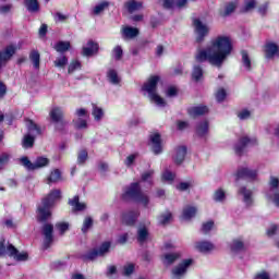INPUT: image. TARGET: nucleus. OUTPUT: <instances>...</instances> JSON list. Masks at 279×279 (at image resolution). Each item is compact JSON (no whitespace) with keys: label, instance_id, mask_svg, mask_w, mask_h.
I'll list each match as a JSON object with an SVG mask.
<instances>
[{"label":"nucleus","instance_id":"obj_42","mask_svg":"<svg viewBox=\"0 0 279 279\" xmlns=\"http://www.w3.org/2000/svg\"><path fill=\"white\" fill-rule=\"evenodd\" d=\"M54 66L58 69H64L69 64V59L64 56H61L54 60Z\"/></svg>","mask_w":279,"mask_h":279},{"label":"nucleus","instance_id":"obj_33","mask_svg":"<svg viewBox=\"0 0 279 279\" xmlns=\"http://www.w3.org/2000/svg\"><path fill=\"white\" fill-rule=\"evenodd\" d=\"M180 258V253H168L163 255V265H173Z\"/></svg>","mask_w":279,"mask_h":279},{"label":"nucleus","instance_id":"obj_45","mask_svg":"<svg viewBox=\"0 0 279 279\" xmlns=\"http://www.w3.org/2000/svg\"><path fill=\"white\" fill-rule=\"evenodd\" d=\"M214 202H226V192L222 189L216 190L214 193Z\"/></svg>","mask_w":279,"mask_h":279},{"label":"nucleus","instance_id":"obj_26","mask_svg":"<svg viewBox=\"0 0 279 279\" xmlns=\"http://www.w3.org/2000/svg\"><path fill=\"white\" fill-rule=\"evenodd\" d=\"M24 5L32 14L40 12V4L38 3V0H24Z\"/></svg>","mask_w":279,"mask_h":279},{"label":"nucleus","instance_id":"obj_63","mask_svg":"<svg viewBox=\"0 0 279 279\" xmlns=\"http://www.w3.org/2000/svg\"><path fill=\"white\" fill-rule=\"evenodd\" d=\"M217 101H223L226 99V89H219L216 94Z\"/></svg>","mask_w":279,"mask_h":279},{"label":"nucleus","instance_id":"obj_48","mask_svg":"<svg viewBox=\"0 0 279 279\" xmlns=\"http://www.w3.org/2000/svg\"><path fill=\"white\" fill-rule=\"evenodd\" d=\"M112 57L114 60H121V58H123V48H121V46H116L112 50Z\"/></svg>","mask_w":279,"mask_h":279},{"label":"nucleus","instance_id":"obj_28","mask_svg":"<svg viewBox=\"0 0 279 279\" xmlns=\"http://www.w3.org/2000/svg\"><path fill=\"white\" fill-rule=\"evenodd\" d=\"M124 7L126 8L128 12L132 14V12L141 10V8H143V3L136 0H129L124 3Z\"/></svg>","mask_w":279,"mask_h":279},{"label":"nucleus","instance_id":"obj_62","mask_svg":"<svg viewBox=\"0 0 279 279\" xmlns=\"http://www.w3.org/2000/svg\"><path fill=\"white\" fill-rule=\"evenodd\" d=\"M269 199L274 202L276 206L279 208V192H275L274 194H268Z\"/></svg>","mask_w":279,"mask_h":279},{"label":"nucleus","instance_id":"obj_44","mask_svg":"<svg viewBox=\"0 0 279 279\" xmlns=\"http://www.w3.org/2000/svg\"><path fill=\"white\" fill-rule=\"evenodd\" d=\"M110 242H104L99 248H97L99 256H106L110 252Z\"/></svg>","mask_w":279,"mask_h":279},{"label":"nucleus","instance_id":"obj_55","mask_svg":"<svg viewBox=\"0 0 279 279\" xmlns=\"http://www.w3.org/2000/svg\"><path fill=\"white\" fill-rule=\"evenodd\" d=\"M21 162L28 171H34V163L27 157H23Z\"/></svg>","mask_w":279,"mask_h":279},{"label":"nucleus","instance_id":"obj_19","mask_svg":"<svg viewBox=\"0 0 279 279\" xmlns=\"http://www.w3.org/2000/svg\"><path fill=\"white\" fill-rule=\"evenodd\" d=\"M279 47L277 44L275 43H267L265 46V58L267 60H274V58L276 57V54L278 53Z\"/></svg>","mask_w":279,"mask_h":279},{"label":"nucleus","instance_id":"obj_24","mask_svg":"<svg viewBox=\"0 0 279 279\" xmlns=\"http://www.w3.org/2000/svg\"><path fill=\"white\" fill-rule=\"evenodd\" d=\"M195 215H197V207L186 206L183 208L182 219L185 221H191Z\"/></svg>","mask_w":279,"mask_h":279},{"label":"nucleus","instance_id":"obj_17","mask_svg":"<svg viewBox=\"0 0 279 279\" xmlns=\"http://www.w3.org/2000/svg\"><path fill=\"white\" fill-rule=\"evenodd\" d=\"M68 204L72 207L73 213H82V210H86V203H81L78 195L70 198Z\"/></svg>","mask_w":279,"mask_h":279},{"label":"nucleus","instance_id":"obj_12","mask_svg":"<svg viewBox=\"0 0 279 279\" xmlns=\"http://www.w3.org/2000/svg\"><path fill=\"white\" fill-rule=\"evenodd\" d=\"M14 53H16V48L13 45L7 46L4 50L0 51V69L12 60Z\"/></svg>","mask_w":279,"mask_h":279},{"label":"nucleus","instance_id":"obj_8","mask_svg":"<svg viewBox=\"0 0 279 279\" xmlns=\"http://www.w3.org/2000/svg\"><path fill=\"white\" fill-rule=\"evenodd\" d=\"M41 234L44 236V250H49L53 244V225L46 222L41 227Z\"/></svg>","mask_w":279,"mask_h":279},{"label":"nucleus","instance_id":"obj_20","mask_svg":"<svg viewBox=\"0 0 279 279\" xmlns=\"http://www.w3.org/2000/svg\"><path fill=\"white\" fill-rule=\"evenodd\" d=\"M99 51V44L89 40L86 46L83 47V56L90 57L95 56Z\"/></svg>","mask_w":279,"mask_h":279},{"label":"nucleus","instance_id":"obj_35","mask_svg":"<svg viewBox=\"0 0 279 279\" xmlns=\"http://www.w3.org/2000/svg\"><path fill=\"white\" fill-rule=\"evenodd\" d=\"M92 108H93L92 114L95 121H100L101 119H104V109H101V107H98L97 105L92 104Z\"/></svg>","mask_w":279,"mask_h":279},{"label":"nucleus","instance_id":"obj_27","mask_svg":"<svg viewBox=\"0 0 279 279\" xmlns=\"http://www.w3.org/2000/svg\"><path fill=\"white\" fill-rule=\"evenodd\" d=\"M196 134L201 138L208 136V121H203L196 125Z\"/></svg>","mask_w":279,"mask_h":279},{"label":"nucleus","instance_id":"obj_34","mask_svg":"<svg viewBox=\"0 0 279 279\" xmlns=\"http://www.w3.org/2000/svg\"><path fill=\"white\" fill-rule=\"evenodd\" d=\"M171 219H173L171 211H166L158 217V223L160 226H167V223L171 222Z\"/></svg>","mask_w":279,"mask_h":279},{"label":"nucleus","instance_id":"obj_23","mask_svg":"<svg viewBox=\"0 0 279 279\" xmlns=\"http://www.w3.org/2000/svg\"><path fill=\"white\" fill-rule=\"evenodd\" d=\"M230 250L233 254H239V252H245V243L241 239H235L230 243Z\"/></svg>","mask_w":279,"mask_h":279},{"label":"nucleus","instance_id":"obj_56","mask_svg":"<svg viewBox=\"0 0 279 279\" xmlns=\"http://www.w3.org/2000/svg\"><path fill=\"white\" fill-rule=\"evenodd\" d=\"M57 230H59L60 234H64L66 230H69V223L68 222H58L56 225Z\"/></svg>","mask_w":279,"mask_h":279},{"label":"nucleus","instance_id":"obj_37","mask_svg":"<svg viewBox=\"0 0 279 279\" xmlns=\"http://www.w3.org/2000/svg\"><path fill=\"white\" fill-rule=\"evenodd\" d=\"M242 64L244 68H246V71H252V60L250 59V54H247V51L242 50Z\"/></svg>","mask_w":279,"mask_h":279},{"label":"nucleus","instance_id":"obj_18","mask_svg":"<svg viewBox=\"0 0 279 279\" xmlns=\"http://www.w3.org/2000/svg\"><path fill=\"white\" fill-rule=\"evenodd\" d=\"M186 158V146H178L174 149L173 161L175 165H182Z\"/></svg>","mask_w":279,"mask_h":279},{"label":"nucleus","instance_id":"obj_11","mask_svg":"<svg viewBox=\"0 0 279 279\" xmlns=\"http://www.w3.org/2000/svg\"><path fill=\"white\" fill-rule=\"evenodd\" d=\"M257 175L258 171L256 170H252L250 168H240L235 173V182H239L241 179L256 180Z\"/></svg>","mask_w":279,"mask_h":279},{"label":"nucleus","instance_id":"obj_10","mask_svg":"<svg viewBox=\"0 0 279 279\" xmlns=\"http://www.w3.org/2000/svg\"><path fill=\"white\" fill-rule=\"evenodd\" d=\"M193 263V260L191 259H185L183 260L181 264H179L178 266H175L172 269V278L173 279H181L183 278V276L186 275V269H189V267H191V264Z\"/></svg>","mask_w":279,"mask_h":279},{"label":"nucleus","instance_id":"obj_14","mask_svg":"<svg viewBox=\"0 0 279 279\" xmlns=\"http://www.w3.org/2000/svg\"><path fill=\"white\" fill-rule=\"evenodd\" d=\"M138 215H141L138 210H129L122 214V221L126 226H134V223H136V219H138Z\"/></svg>","mask_w":279,"mask_h":279},{"label":"nucleus","instance_id":"obj_43","mask_svg":"<svg viewBox=\"0 0 279 279\" xmlns=\"http://www.w3.org/2000/svg\"><path fill=\"white\" fill-rule=\"evenodd\" d=\"M107 77L111 84H119L121 78H119V74L114 70H109Z\"/></svg>","mask_w":279,"mask_h":279},{"label":"nucleus","instance_id":"obj_13","mask_svg":"<svg viewBox=\"0 0 279 279\" xmlns=\"http://www.w3.org/2000/svg\"><path fill=\"white\" fill-rule=\"evenodd\" d=\"M242 195L245 206H254V192L245 186H241L238 191Z\"/></svg>","mask_w":279,"mask_h":279},{"label":"nucleus","instance_id":"obj_25","mask_svg":"<svg viewBox=\"0 0 279 279\" xmlns=\"http://www.w3.org/2000/svg\"><path fill=\"white\" fill-rule=\"evenodd\" d=\"M234 10H236V3L234 2H229L227 3L225 7L220 8L219 10V14L226 19V16H230V14H232V12H234Z\"/></svg>","mask_w":279,"mask_h":279},{"label":"nucleus","instance_id":"obj_54","mask_svg":"<svg viewBox=\"0 0 279 279\" xmlns=\"http://www.w3.org/2000/svg\"><path fill=\"white\" fill-rule=\"evenodd\" d=\"M175 179V174H173V172L166 170L162 173V180H165L166 182H173V180Z\"/></svg>","mask_w":279,"mask_h":279},{"label":"nucleus","instance_id":"obj_9","mask_svg":"<svg viewBox=\"0 0 279 279\" xmlns=\"http://www.w3.org/2000/svg\"><path fill=\"white\" fill-rule=\"evenodd\" d=\"M258 143L256 137L242 136L234 146V151L238 156H241L245 151V147H252Z\"/></svg>","mask_w":279,"mask_h":279},{"label":"nucleus","instance_id":"obj_36","mask_svg":"<svg viewBox=\"0 0 279 279\" xmlns=\"http://www.w3.org/2000/svg\"><path fill=\"white\" fill-rule=\"evenodd\" d=\"M54 49L59 53H64L65 51H69V49H71V43H69V41H58L54 46Z\"/></svg>","mask_w":279,"mask_h":279},{"label":"nucleus","instance_id":"obj_59","mask_svg":"<svg viewBox=\"0 0 279 279\" xmlns=\"http://www.w3.org/2000/svg\"><path fill=\"white\" fill-rule=\"evenodd\" d=\"M9 160H10V154L3 153L2 155H0V169L1 167H3V165H8Z\"/></svg>","mask_w":279,"mask_h":279},{"label":"nucleus","instance_id":"obj_6","mask_svg":"<svg viewBox=\"0 0 279 279\" xmlns=\"http://www.w3.org/2000/svg\"><path fill=\"white\" fill-rule=\"evenodd\" d=\"M49 117L52 123H56V130H62L64 125H66V121H64V111L60 107H53L50 112Z\"/></svg>","mask_w":279,"mask_h":279},{"label":"nucleus","instance_id":"obj_50","mask_svg":"<svg viewBox=\"0 0 279 279\" xmlns=\"http://www.w3.org/2000/svg\"><path fill=\"white\" fill-rule=\"evenodd\" d=\"M86 160H88V151L81 150L77 156V163L84 165V162H86Z\"/></svg>","mask_w":279,"mask_h":279},{"label":"nucleus","instance_id":"obj_64","mask_svg":"<svg viewBox=\"0 0 279 279\" xmlns=\"http://www.w3.org/2000/svg\"><path fill=\"white\" fill-rule=\"evenodd\" d=\"M276 232H278V227L276 225H272L267 229L268 236H274Z\"/></svg>","mask_w":279,"mask_h":279},{"label":"nucleus","instance_id":"obj_61","mask_svg":"<svg viewBox=\"0 0 279 279\" xmlns=\"http://www.w3.org/2000/svg\"><path fill=\"white\" fill-rule=\"evenodd\" d=\"M250 117H251V113H250V111H247V110H242V111H240V112L238 113V118H239L241 121H245V120L250 119Z\"/></svg>","mask_w":279,"mask_h":279},{"label":"nucleus","instance_id":"obj_46","mask_svg":"<svg viewBox=\"0 0 279 279\" xmlns=\"http://www.w3.org/2000/svg\"><path fill=\"white\" fill-rule=\"evenodd\" d=\"M153 179H154V170H147L144 173H142V182H148V184H151Z\"/></svg>","mask_w":279,"mask_h":279},{"label":"nucleus","instance_id":"obj_30","mask_svg":"<svg viewBox=\"0 0 279 279\" xmlns=\"http://www.w3.org/2000/svg\"><path fill=\"white\" fill-rule=\"evenodd\" d=\"M122 35L124 38H136L138 35V28L125 26L122 28Z\"/></svg>","mask_w":279,"mask_h":279},{"label":"nucleus","instance_id":"obj_4","mask_svg":"<svg viewBox=\"0 0 279 279\" xmlns=\"http://www.w3.org/2000/svg\"><path fill=\"white\" fill-rule=\"evenodd\" d=\"M124 197H129L137 204H142V206H149V196L141 191V185L138 183H132L126 189Z\"/></svg>","mask_w":279,"mask_h":279},{"label":"nucleus","instance_id":"obj_7","mask_svg":"<svg viewBox=\"0 0 279 279\" xmlns=\"http://www.w3.org/2000/svg\"><path fill=\"white\" fill-rule=\"evenodd\" d=\"M193 25L196 34V41L204 43V37L208 36L210 27L204 24V22H202L199 19H194Z\"/></svg>","mask_w":279,"mask_h":279},{"label":"nucleus","instance_id":"obj_57","mask_svg":"<svg viewBox=\"0 0 279 279\" xmlns=\"http://www.w3.org/2000/svg\"><path fill=\"white\" fill-rule=\"evenodd\" d=\"M137 157H138V154H132V155L128 156L124 161V165L126 167H132V165H134V160H136Z\"/></svg>","mask_w":279,"mask_h":279},{"label":"nucleus","instance_id":"obj_58","mask_svg":"<svg viewBox=\"0 0 279 279\" xmlns=\"http://www.w3.org/2000/svg\"><path fill=\"white\" fill-rule=\"evenodd\" d=\"M134 274V264H128L123 268L124 276H132Z\"/></svg>","mask_w":279,"mask_h":279},{"label":"nucleus","instance_id":"obj_41","mask_svg":"<svg viewBox=\"0 0 279 279\" xmlns=\"http://www.w3.org/2000/svg\"><path fill=\"white\" fill-rule=\"evenodd\" d=\"M90 228H93V218L90 216H87L83 221V227L81 230L84 234H86L88 230H90Z\"/></svg>","mask_w":279,"mask_h":279},{"label":"nucleus","instance_id":"obj_49","mask_svg":"<svg viewBox=\"0 0 279 279\" xmlns=\"http://www.w3.org/2000/svg\"><path fill=\"white\" fill-rule=\"evenodd\" d=\"M256 8V0H247L242 9V12H252Z\"/></svg>","mask_w":279,"mask_h":279},{"label":"nucleus","instance_id":"obj_52","mask_svg":"<svg viewBox=\"0 0 279 279\" xmlns=\"http://www.w3.org/2000/svg\"><path fill=\"white\" fill-rule=\"evenodd\" d=\"M78 69H82L80 61H72L68 68V73H75Z\"/></svg>","mask_w":279,"mask_h":279},{"label":"nucleus","instance_id":"obj_31","mask_svg":"<svg viewBox=\"0 0 279 279\" xmlns=\"http://www.w3.org/2000/svg\"><path fill=\"white\" fill-rule=\"evenodd\" d=\"M29 60L33 63L34 69H40V52L32 50L29 53Z\"/></svg>","mask_w":279,"mask_h":279},{"label":"nucleus","instance_id":"obj_21","mask_svg":"<svg viewBox=\"0 0 279 279\" xmlns=\"http://www.w3.org/2000/svg\"><path fill=\"white\" fill-rule=\"evenodd\" d=\"M190 117H202L204 114H208V107L206 106H196L192 107L187 110Z\"/></svg>","mask_w":279,"mask_h":279},{"label":"nucleus","instance_id":"obj_51","mask_svg":"<svg viewBox=\"0 0 279 279\" xmlns=\"http://www.w3.org/2000/svg\"><path fill=\"white\" fill-rule=\"evenodd\" d=\"M278 186H279V179L276 177H271L270 178V189L271 190L268 195H274V193H276L275 189H278Z\"/></svg>","mask_w":279,"mask_h":279},{"label":"nucleus","instance_id":"obj_5","mask_svg":"<svg viewBox=\"0 0 279 279\" xmlns=\"http://www.w3.org/2000/svg\"><path fill=\"white\" fill-rule=\"evenodd\" d=\"M26 126L28 132L26 135H24L22 146L24 147V149H29L34 147L36 136H40L43 132L40 131V126H38V124L34 123V121L32 120H28L26 122Z\"/></svg>","mask_w":279,"mask_h":279},{"label":"nucleus","instance_id":"obj_22","mask_svg":"<svg viewBox=\"0 0 279 279\" xmlns=\"http://www.w3.org/2000/svg\"><path fill=\"white\" fill-rule=\"evenodd\" d=\"M195 250L206 254V252H213V250H215V245L208 241H201L195 243Z\"/></svg>","mask_w":279,"mask_h":279},{"label":"nucleus","instance_id":"obj_47","mask_svg":"<svg viewBox=\"0 0 279 279\" xmlns=\"http://www.w3.org/2000/svg\"><path fill=\"white\" fill-rule=\"evenodd\" d=\"M108 5H110L108 2H100L99 4H97L94 8V14L97 16L99 14H101V12H104V10H106V8H108Z\"/></svg>","mask_w":279,"mask_h":279},{"label":"nucleus","instance_id":"obj_16","mask_svg":"<svg viewBox=\"0 0 279 279\" xmlns=\"http://www.w3.org/2000/svg\"><path fill=\"white\" fill-rule=\"evenodd\" d=\"M150 143L153 145V151L156 156L162 154V140L160 138L159 133L150 135Z\"/></svg>","mask_w":279,"mask_h":279},{"label":"nucleus","instance_id":"obj_40","mask_svg":"<svg viewBox=\"0 0 279 279\" xmlns=\"http://www.w3.org/2000/svg\"><path fill=\"white\" fill-rule=\"evenodd\" d=\"M99 253L97 251V248H94L92 251H89L88 253L84 254L82 256L83 260H95V258H99Z\"/></svg>","mask_w":279,"mask_h":279},{"label":"nucleus","instance_id":"obj_60","mask_svg":"<svg viewBox=\"0 0 279 279\" xmlns=\"http://www.w3.org/2000/svg\"><path fill=\"white\" fill-rule=\"evenodd\" d=\"M254 279H271V275H269V272L263 270L260 272H257L255 275Z\"/></svg>","mask_w":279,"mask_h":279},{"label":"nucleus","instance_id":"obj_2","mask_svg":"<svg viewBox=\"0 0 279 279\" xmlns=\"http://www.w3.org/2000/svg\"><path fill=\"white\" fill-rule=\"evenodd\" d=\"M62 197L60 190H52L37 207V221H47L51 218V206Z\"/></svg>","mask_w":279,"mask_h":279},{"label":"nucleus","instance_id":"obj_15","mask_svg":"<svg viewBox=\"0 0 279 279\" xmlns=\"http://www.w3.org/2000/svg\"><path fill=\"white\" fill-rule=\"evenodd\" d=\"M8 253L11 258H14L15 260L23 262L27 260L28 255L25 252L19 253V250L14 247L12 244H8Z\"/></svg>","mask_w":279,"mask_h":279},{"label":"nucleus","instance_id":"obj_1","mask_svg":"<svg viewBox=\"0 0 279 279\" xmlns=\"http://www.w3.org/2000/svg\"><path fill=\"white\" fill-rule=\"evenodd\" d=\"M232 53V39L228 36H218L211 39L206 48H199L196 51V62H209L211 66L221 69L223 62Z\"/></svg>","mask_w":279,"mask_h":279},{"label":"nucleus","instance_id":"obj_29","mask_svg":"<svg viewBox=\"0 0 279 279\" xmlns=\"http://www.w3.org/2000/svg\"><path fill=\"white\" fill-rule=\"evenodd\" d=\"M147 239H149V231L147 230V227H140L137 230L138 243H147Z\"/></svg>","mask_w":279,"mask_h":279},{"label":"nucleus","instance_id":"obj_39","mask_svg":"<svg viewBox=\"0 0 279 279\" xmlns=\"http://www.w3.org/2000/svg\"><path fill=\"white\" fill-rule=\"evenodd\" d=\"M33 165L34 171H36V169H43V167H47V165H49V159L46 157H38Z\"/></svg>","mask_w":279,"mask_h":279},{"label":"nucleus","instance_id":"obj_38","mask_svg":"<svg viewBox=\"0 0 279 279\" xmlns=\"http://www.w3.org/2000/svg\"><path fill=\"white\" fill-rule=\"evenodd\" d=\"M61 179H62V172H60V170L58 169H54L48 178V184L60 182Z\"/></svg>","mask_w":279,"mask_h":279},{"label":"nucleus","instance_id":"obj_32","mask_svg":"<svg viewBox=\"0 0 279 279\" xmlns=\"http://www.w3.org/2000/svg\"><path fill=\"white\" fill-rule=\"evenodd\" d=\"M204 77V70L199 65H194L192 71V80L194 82H199Z\"/></svg>","mask_w":279,"mask_h":279},{"label":"nucleus","instance_id":"obj_3","mask_svg":"<svg viewBox=\"0 0 279 279\" xmlns=\"http://www.w3.org/2000/svg\"><path fill=\"white\" fill-rule=\"evenodd\" d=\"M158 82H160V76H150L142 87V90L148 93L150 101H154L156 106H159V108H165V106H167V101L163 100V98L160 97L158 93H156L158 88Z\"/></svg>","mask_w":279,"mask_h":279},{"label":"nucleus","instance_id":"obj_53","mask_svg":"<svg viewBox=\"0 0 279 279\" xmlns=\"http://www.w3.org/2000/svg\"><path fill=\"white\" fill-rule=\"evenodd\" d=\"M214 226H215V222L213 220L203 223L202 232L204 234H208V232H210L213 230Z\"/></svg>","mask_w":279,"mask_h":279}]
</instances>
